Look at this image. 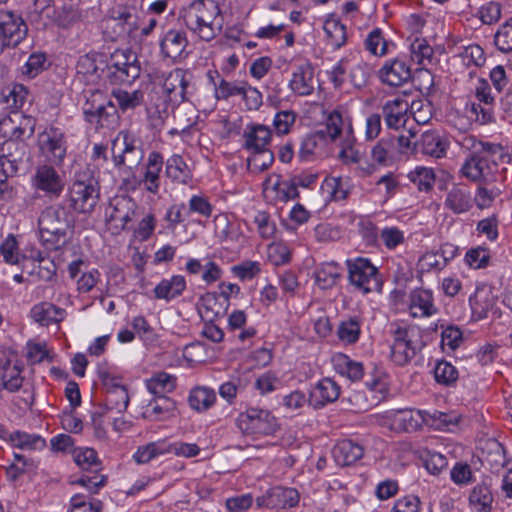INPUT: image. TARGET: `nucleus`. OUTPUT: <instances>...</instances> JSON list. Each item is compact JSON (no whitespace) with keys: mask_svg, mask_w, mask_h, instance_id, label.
Listing matches in <instances>:
<instances>
[{"mask_svg":"<svg viewBox=\"0 0 512 512\" xmlns=\"http://www.w3.org/2000/svg\"><path fill=\"white\" fill-rule=\"evenodd\" d=\"M472 314L477 319H484L494 307L495 299L491 291L485 288H477L469 298Z\"/></svg>","mask_w":512,"mask_h":512,"instance_id":"obj_35","label":"nucleus"},{"mask_svg":"<svg viewBox=\"0 0 512 512\" xmlns=\"http://www.w3.org/2000/svg\"><path fill=\"white\" fill-rule=\"evenodd\" d=\"M73 457L75 463L83 470H91L95 468V471H97L100 466L97 453L92 448L75 449Z\"/></svg>","mask_w":512,"mask_h":512,"instance_id":"obj_62","label":"nucleus"},{"mask_svg":"<svg viewBox=\"0 0 512 512\" xmlns=\"http://www.w3.org/2000/svg\"><path fill=\"white\" fill-rule=\"evenodd\" d=\"M164 164L161 153L152 151L147 159V164L141 181L135 177L124 179L123 185L131 190H135L139 184H143L147 192L156 195L160 189V173Z\"/></svg>","mask_w":512,"mask_h":512,"instance_id":"obj_14","label":"nucleus"},{"mask_svg":"<svg viewBox=\"0 0 512 512\" xmlns=\"http://www.w3.org/2000/svg\"><path fill=\"white\" fill-rule=\"evenodd\" d=\"M188 39L186 32L177 29L168 30L160 41L161 53L164 57L173 61L186 58Z\"/></svg>","mask_w":512,"mask_h":512,"instance_id":"obj_19","label":"nucleus"},{"mask_svg":"<svg viewBox=\"0 0 512 512\" xmlns=\"http://www.w3.org/2000/svg\"><path fill=\"white\" fill-rule=\"evenodd\" d=\"M147 390L154 396L167 397L177 386V378L166 372H158L145 381Z\"/></svg>","mask_w":512,"mask_h":512,"instance_id":"obj_34","label":"nucleus"},{"mask_svg":"<svg viewBox=\"0 0 512 512\" xmlns=\"http://www.w3.org/2000/svg\"><path fill=\"white\" fill-rule=\"evenodd\" d=\"M483 463H486L492 472H498L506 464L504 447L498 441L487 444V450H483Z\"/></svg>","mask_w":512,"mask_h":512,"instance_id":"obj_43","label":"nucleus"},{"mask_svg":"<svg viewBox=\"0 0 512 512\" xmlns=\"http://www.w3.org/2000/svg\"><path fill=\"white\" fill-rule=\"evenodd\" d=\"M333 457L341 466H349L357 462L364 455V448L350 439L339 441L333 448Z\"/></svg>","mask_w":512,"mask_h":512,"instance_id":"obj_25","label":"nucleus"},{"mask_svg":"<svg viewBox=\"0 0 512 512\" xmlns=\"http://www.w3.org/2000/svg\"><path fill=\"white\" fill-rule=\"evenodd\" d=\"M472 205L471 192L466 186L452 187L445 199V206L456 214L469 211Z\"/></svg>","mask_w":512,"mask_h":512,"instance_id":"obj_30","label":"nucleus"},{"mask_svg":"<svg viewBox=\"0 0 512 512\" xmlns=\"http://www.w3.org/2000/svg\"><path fill=\"white\" fill-rule=\"evenodd\" d=\"M299 499L300 496L296 489L277 486L257 497L256 504L259 508L279 510L295 507L299 503Z\"/></svg>","mask_w":512,"mask_h":512,"instance_id":"obj_16","label":"nucleus"},{"mask_svg":"<svg viewBox=\"0 0 512 512\" xmlns=\"http://www.w3.org/2000/svg\"><path fill=\"white\" fill-rule=\"evenodd\" d=\"M426 422L425 412L420 410H400L393 417V425L396 429L405 432H415Z\"/></svg>","mask_w":512,"mask_h":512,"instance_id":"obj_32","label":"nucleus"},{"mask_svg":"<svg viewBox=\"0 0 512 512\" xmlns=\"http://www.w3.org/2000/svg\"><path fill=\"white\" fill-rule=\"evenodd\" d=\"M220 8L214 0H194L181 10L185 26L204 41L214 39L222 28Z\"/></svg>","mask_w":512,"mask_h":512,"instance_id":"obj_2","label":"nucleus"},{"mask_svg":"<svg viewBox=\"0 0 512 512\" xmlns=\"http://www.w3.org/2000/svg\"><path fill=\"white\" fill-rule=\"evenodd\" d=\"M469 501L476 512H490L493 502L490 488L485 484L475 486L470 493Z\"/></svg>","mask_w":512,"mask_h":512,"instance_id":"obj_45","label":"nucleus"},{"mask_svg":"<svg viewBox=\"0 0 512 512\" xmlns=\"http://www.w3.org/2000/svg\"><path fill=\"white\" fill-rule=\"evenodd\" d=\"M425 415V424L437 430H450V427L456 426L459 421V417L454 413L434 411L432 414L425 412Z\"/></svg>","mask_w":512,"mask_h":512,"instance_id":"obj_57","label":"nucleus"},{"mask_svg":"<svg viewBox=\"0 0 512 512\" xmlns=\"http://www.w3.org/2000/svg\"><path fill=\"white\" fill-rule=\"evenodd\" d=\"M137 209L136 202L125 195H117L110 200L107 208V222L117 233L123 231L132 222Z\"/></svg>","mask_w":512,"mask_h":512,"instance_id":"obj_11","label":"nucleus"},{"mask_svg":"<svg viewBox=\"0 0 512 512\" xmlns=\"http://www.w3.org/2000/svg\"><path fill=\"white\" fill-rule=\"evenodd\" d=\"M434 51L425 38L416 37L410 44V58L412 62L425 66L431 62Z\"/></svg>","mask_w":512,"mask_h":512,"instance_id":"obj_49","label":"nucleus"},{"mask_svg":"<svg viewBox=\"0 0 512 512\" xmlns=\"http://www.w3.org/2000/svg\"><path fill=\"white\" fill-rule=\"evenodd\" d=\"M505 157L504 148L487 146V150L477 155H469L460 169V175L470 181L491 183L497 180L501 167L499 161Z\"/></svg>","mask_w":512,"mask_h":512,"instance_id":"obj_4","label":"nucleus"},{"mask_svg":"<svg viewBox=\"0 0 512 512\" xmlns=\"http://www.w3.org/2000/svg\"><path fill=\"white\" fill-rule=\"evenodd\" d=\"M347 267L350 283L363 294L381 290L378 269L366 258L348 260Z\"/></svg>","mask_w":512,"mask_h":512,"instance_id":"obj_7","label":"nucleus"},{"mask_svg":"<svg viewBox=\"0 0 512 512\" xmlns=\"http://www.w3.org/2000/svg\"><path fill=\"white\" fill-rule=\"evenodd\" d=\"M165 173L172 181L188 184L192 180V173L182 156L172 155L166 161Z\"/></svg>","mask_w":512,"mask_h":512,"instance_id":"obj_37","label":"nucleus"},{"mask_svg":"<svg viewBox=\"0 0 512 512\" xmlns=\"http://www.w3.org/2000/svg\"><path fill=\"white\" fill-rule=\"evenodd\" d=\"M459 377L457 369L448 361H438L434 368V378L438 384L452 386Z\"/></svg>","mask_w":512,"mask_h":512,"instance_id":"obj_55","label":"nucleus"},{"mask_svg":"<svg viewBox=\"0 0 512 512\" xmlns=\"http://www.w3.org/2000/svg\"><path fill=\"white\" fill-rule=\"evenodd\" d=\"M112 20L117 21L122 29L131 34L137 29L136 25V9L129 5H116L109 11Z\"/></svg>","mask_w":512,"mask_h":512,"instance_id":"obj_40","label":"nucleus"},{"mask_svg":"<svg viewBox=\"0 0 512 512\" xmlns=\"http://www.w3.org/2000/svg\"><path fill=\"white\" fill-rule=\"evenodd\" d=\"M215 401V391L205 386L192 388L188 396L189 406L197 412L209 410L215 404Z\"/></svg>","mask_w":512,"mask_h":512,"instance_id":"obj_38","label":"nucleus"},{"mask_svg":"<svg viewBox=\"0 0 512 512\" xmlns=\"http://www.w3.org/2000/svg\"><path fill=\"white\" fill-rule=\"evenodd\" d=\"M10 441L13 446L24 450H35L45 447V440L41 436L21 431H15L10 434Z\"/></svg>","mask_w":512,"mask_h":512,"instance_id":"obj_54","label":"nucleus"},{"mask_svg":"<svg viewBox=\"0 0 512 512\" xmlns=\"http://www.w3.org/2000/svg\"><path fill=\"white\" fill-rule=\"evenodd\" d=\"M108 69L115 82L127 84L136 80L141 73L138 57L130 50H116L111 55Z\"/></svg>","mask_w":512,"mask_h":512,"instance_id":"obj_9","label":"nucleus"},{"mask_svg":"<svg viewBox=\"0 0 512 512\" xmlns=\"http://www.w3.org/2000/svg\"><path fill=\"white\" fill-rule=\"evenodd\" d=\"M190 78L191 74L182 68H175L163 76L160 88L155 91L157 97L151 99L152 103L148 108L153 126L158 127L164 123L170 105H179L187 99Z\"/></svg>","mask_w":512,"mask_h":512,"instance_id":"obj_1","label":"nucleus"},{"mask_svg":"<svg viewBox=\"0 0 512 512\" xmlns=\"http://www.w3.org/2000/svg\"><path fill=\"white\" fill-rule=\"evenodd\" d=\"M335 370L347 379L355 382L363 378L364 367L361 362L354 361L345 354H336L333 357Z\"/></svg>","mask_w":512,"mask_h":512,"instance_id":"obj_33","label":"nucleus"},{"mask_svg":"<svg viewBox=\"0 0 512 512\" xmlns=\"http://www.w3.org/2000/svg\"><path fill=\"white\" fill-rule=\"evenodd\" d=\"M408 179L415 184L420 191H430L435 183V173L432 168L417 166L408 174Z\"/></svg>","mask_w":512,"mask_h":512,"instance_id":"obj_52","label":"nucleus"},{"mask_svg":"<svg viewBox=\"0 0 512 512\" xmlns=\"http://www.w3.org/2000/svg\"><path fill=\"white\" fill-rule=\"evenodd\" d=\"M339 277V269L332 263L321 266L315 273V281L321 289L331 288L336 284Z\"/></svg>","mask_w":512,"mask_h":512,"instance_id":"obj_59","label":"nucleus"},{"mask_svg":"<svg viewBox=\"0 0 512 512\" xmlns=\"http://www.w3.org/2000/svg\"><path fill=\"white\" fill-rule=\"evenodd\" d=\"M408 308L412 317H431L438 312L432 291L424 288L411 291Z\"/></svg>","mask_w":512,"mask_h":512,"instance_id":"obj_22","label":"nucleus"},{"mask_svg":"<svg viewBox=\"0 0 512 512\" xmlns=\"http://www.w3.org/2000/svg\"><path fill=\"white\" fill-rule=\"evenodd\" d=\"M129 400L127 387H117L116 390H111L106 394L105 403L109 410L122 413L127 409Z\"/></svg>","mask_w":512,"mask_h":512,"instance_id":"obj_58","label":"nucleus"},{"mask_svg":"<svg viewBox=\"0 0 512 512\" xmlns=\"http://www.w3.org/2000/svg\"><path fill=\"white\" fill-rule=\"evenodd\" d=\"M165 454H168L167 443L165 441H157L139 446L133 458L138 464H146L152 459Z\"/></svg>","mask_w":512,"mask_h":512,"instance_id":"obj_46","label":"nucleus"},{"mask_svg":"<svg viewBox=\"0 0 512 512\" xmlns=\"http://www.w3.org/2000/svg\"><path fill=\"white\" fill-rule=\"evenodd\" d=\"M246 81H227L219 77L213 81L215 98L217 100H228L230 97L241 96Z\"/></svg>","mask_w":512,"mask_h":512,"instance_id":"obj_48","label":"nucleus"},{"mask_svg":"<svg viewBox=\"0 0 512 512\" xmlns=\"http://www.w3.org/2000/svg\"><path fill=\"white\" fill-rule=\"evenodd\" d=\"M238 428L246 435H271L277 430V420L268 410L249 408L239 414L236 420Z\"/></svg>","mask_w":512,"mask_h":512,"instance_id":"obj_8","label":"nucleus"},{"mask_svg":"<svg viewBox=\"0 0 512 512\" xmlns=\"http://www.w3.org/2000/svg\"><path fill=\"white\" fill-rule=\"evenodd\" d=\"M344 124V110L342 107H337L328 112L325 117V130L322 131V137L327 135L332 142L336 141L343 132Z\"/></svg>","mask_w":512,"mask_h":512,"instance_id":"obj_42","label":"nucleus"},{"mask_svg":"<svg viewBox=\"0 0 512 512\" xmlns=\"http://www.w3.org/2000/svg\"><path fill=\"white\" fill-rule=\"evenodd\" d=\"M70 211L62 204L46 207L38 218L40 240L48 249L57 250L67 242L72 228Z\"/></svg>","mask_w":512,"mask_h":512,"instance_id":"obj_3","label":"nucleus"},{"mask_svg":"<svg viewBox=\"0 0 512 512\" xmlns=\"http://www.w3.org/2000/svg\"><path fill=\"white\" fill-rule=\"evenodd\" d=\"M99 198V186L94 179L75 180L68 188L65 201L68 210L80 214H90L94 211Z\"/></svg>","mask_w":512,"mask_h":512,"instance_id":"obj_6","label":"nucleus"},{"mask_svg":"<svg viewBox=\"0 0 512 512\" xmlns=\"http://www.w3.org/2000/svg\"><path fill=\"white\" fill-rule=\"evenodd\" d=\"M340 396V386L331 378H323L311 392L310 401L315 408L336 401Z\"/></svg>","mask_w":512,"mask_h":512,"instance_id":"obj_24","label":"nucleus"},{"mask_svg":"<svg viewBox=\"0 0 512 512\" xmlns=\"http://www.w3.org/2000/svg\"><path fill=\"white\" fill-rule=\"evenodd\" d=\"M227 306L215 292L204 294L198 303V311L202 319L212 322L215 318L221 317Z\"/></svg>","mask_w":512,"mask_h":512,"instance_id":"obj_31","label":"nucleus"},{"mask_svg":"<svg viewBox=\"0 0 512 512\" xmlns=\"http://www.w3.org/2000/svg\"><path fill=\"white\" fill-rule=\"evenodd\" d=\"M102 503L98 500L88 501L83 494H76L71 498V509L69 512H100Z\"/></svg>","mask_w":512,"mask_h":512,"instance_id":"obj_64","label":"nucleus"},{"mask_svg":"<svg viewBox=\"0 0 512 512\" xmlns=\"http://www.w3.org/2000/svg\"><path fill=\"white\" fill-rule=\"evenodd\" d=\"M176 402L169 397L155 396L147 404L144 416L151 420H166L174 416Z\"/></svg>","mask_w":512,"mask_h":512,"instance_id":"obj_29","label":"nucleus"},{"mask_svg":"<svg viewBox=\"0 0 512 512\" xmlns=\"http://www.w3.org/2000/svg\"><path fill=\"white\" fill-rule=\"evenodd\" d=\"M40 153L50 164L61 165L67 153V141L64 131L50 126L38 135Z\"/></svg>","mask_w":512,"mask_h":512,"instance_id":"obj_10","label":"nucleus"},{"mask_svg":"<svg viewBox=\"0 0 512 512\" xmlns=\"http://www.w3.org/2000/svg\"><path fill=\"white\" fill-rule=\"evenodd\" d=\"M27 155V144L24 141L9 139L1 147L0 165L6 175L17 173L19 164H21Z\"/></svg>","mask_w":512,"mask_h":512,"instance_id":"obj_17","label":"nucleus"},{"mask_svg":"<svg viewBox=\"0 0 512 512\" xmlns=\"http://www.w3.org/2000/svg\"><path fill=\"white\" fill-rule=\"evenodd\" d=\"M1 383L2 387L9 392L18 391L23 384L21 369L17 365H5L1 374Z\"/></svg>","mask_w":512,"mask_h":512,"instance_id":"obj_56","label":"nucleus"},{"mask_svg":"<svg viewBox=\"0 0 512 512\" xmlns=\"http://www.w3.org/2000/svg\"><path fill=\"white\" fill-rule=\"evenodd\" d=\"M364 46L367 51L375 56H384L388 53V43L379 28L373 29L368 34L364 40Z\"/></svg>","mask_w":512,"mask_h":512,"instance_id":"obj_61","label":"nucleus"},{"mask_svg":"<svg viewBox=\"0 0 512 512\" xmlns=\"http://www.w3.org/2000/svg\"><path fill=\"white\" fill-rule=\"evenodd\" d=\"M254 224L256 225L259 236L263 239H271L276 233V224L272 220L270 214L266 211H258L254 216Z\"/></svg>","mask_w":512,"mask_h":512,"instance_id":"obj_63","label":"nucleus"},{"mask_svg":"<svg viewBox=\"0 0 512 512\" xmlns=\"http://www.w3.org/2000/svg\"><path fill=\"white\" fill-rule=\"evenodd\" d=\"M65 310L49 302L34 305L30 311L31 318L41 326L61 322L65 317Z\"/></svg>","mask_w":512,"mask_h":512,"instance_id":"obj_26","label":"nucleus"},{"mask_svg":"<svg viewBox=\"0 0 512 512\" xmlns=\"http://www.w3.org/2000/svg\"><path fill=\"white\" fill-rule=\"evenodd\" d=\"M0 254L3 256L4 261L10 265H19L26 259L21 254L17 239L13 234H9L0 244Z\"/></svg>","mask_w":512,"mask_h":512,"instance_id":"obj_51","label":"nucleus"},{"mask_svg":"<svg viewBox=\"0 0 512 512\" xmlns=\"http://www.w3.org/2000/svg\"><path fill=\"white\" fill-rule=\"evenodd\" d=\"M112 96L123 112L135 109L143 102V93L140 90L129 92L123 89H114Z\"/></svg>","mask_w":512,"mask_h":512,"instance_id":"obj_50","label":"nucleus"},{"mask_svg":"<svg viewBox=\"0 0 512 512\" xmlns=\"http://www.w3.org/2000/svg\"><path fill=\"white\" fill-rule=\"evenodd\" d=\"M117 119L116 105L111 101H101L97 109L86 112V121L93 124L96 129L109 127Z\"/></svg>","mask_w":512,"mask_h":512,"instance_id":"obj_28","label":"nucleus"},{"mask_svg":"<svg viewBox=\"0 0 512 512\" xmlns=\"http://www.w3.org/2000/svg\"><path fill=\"white\" fill-rule=\"evenodd\" d=\"M214 232L222 242H237L242 236L237 224L232 223L226 214L214 217Z\"/></svg>","mask_w":512,"mask_h":512,"instance_id":"obj_39","label":"nucleus"},{"mask_svg":"<svg viewBox=\"0 0 512 512\" xmlns=\"http://www.w3.org/2000/svg\"><path fill=\"white\" fill-rule=\"evenodd\" d=\"M323 29L326 34L328 44L332 47L337 49L346 43V27L338 18L334 16L327 18L324 22Z\"/></svg>","mask_w":512,"mask_h":512,"instance_id":"obj_41","label":"nucleus"},{"mask_svg":"<svg viewBox=\"0 0 512 512\" xmlns=\"http://www.w3.org/2000/svg\"><path fill=\"white\" fill-rule=\"evenodd\" d=\"M408 109L409 102L403 96H398L393 100L387 101L382 107L387 127L399 129L403 126Z\"/></svg>","mask_w":512,"mask_h":512,"instance_id":"obj_23","label":"nucleus"},{"mask_svg":"<svg viewBox=\"0 0 512 512\" xmlns=\"http://www.w3.org/2000/svg\"><path fill=\"white\" fill-rule=\"evenodd\" d=\"M186 289V280L181 275L162 279L154 288V297L167 302L182 295Z\"/></svg>","mask_w":512,"mask_h":512,"instance_id":"obj_27","label":"nucleus"},{"mask_svg":"<svg viewBox=\"0 0 512 512\" xmlns=\"http://www.w3.org/2000/svg\"><path fill=\"white\" fill-rule=\"evenodd\" d=\"M24 20L10 11L0 10V53L4 47L18 45L27 34Z\"/></svg>","mask_w":512,"mask_h":512,"instance_id":"obj_12","label":"nucleus"},{"mask_svg":"<svg viewBox=\"0 0 512 512\" xmlns=\"http://www.w3.org/2000/svg\"><path fill=\"white\" fill-rule=\"evenodd\" d=\"M377 76L384 85L401 87L412 79V69L404 58L395 57L385 61Z\"/></svg>","mask_w":512,"mask_h":512,"instance_id":"obj_15","label":"nucleus"},{"mask_svg":"<svg viewBox=\"0 0 512 512\" xmlns=\"http://www.w3.org/2000/svg\"><path fill=\"white\" fill-rule=\"evenodd\" d=\"M31 182L36 190L50 199L59 198L65 187L64 180L51 164L37 166Z\"/></svg>","mask_w":512,"mask_h":512,"instance_id":"obj_13","label":"nucleus"},{"mask_svg":"<svg viewBox=\"0 0 512 512\" xmlns=\"http://www.w3.org/2000/svg\"><path fill=\"white\" fill-rule=\"evenodd\" d=\"M136 136L128 131H120L112 142L113 162L117 168L127 165L126 154H141V149L137 145Z\"/></svg>","mask_w":512,"mask_h":512,"instance_id":"obj_20","label":"nucleus"},{"mask_svg":"<svg viewBox=\"0 0 512 512\" xmlns=\"http://www.w3.org/2000/svg\"><path fill=\"white\" fill-rule=\"evenodd\" d=\"M242 147L248 152L259 151L270 147L271 129L263 124H249L242 134Z\"/></svg>","mask_w":512,"mask_h":512,"instance_id":"obj_21","label":"nucleus"},{"mask_svg":"<svg viewBox=\"0 0 512 512\" xmlns=\"http://www.w3.org/2000/svg\"><path fill=\"white\" fill-rule=\"evenodd\" d=\"M361 334V321L357 317H350L340 322L337 335L344 344H354Z\"/></svg>","mask_w":512,"mask_h":512,"instance_id":"obj_47","label":"nucleus"},{"mask_svg":"<svg viewBox=\"0 0 512 512\" xmlns=\"http://www.w3.org/2000/svg\"><path fill=\"white\" fill-rule=\"evenodd\" d=\"M422 331L415 325H397L393 330L391 359L399 366L408 364L424 347Z\"/></svg>","mask_w":512,"mask_h":512,"instance_id":"obj_5","label":"nucleus"},{"mask_svg":"<svg viewBox=\"0 0 512 512\" xmlns=\"http://www.w3.org/2000/svg\"><path fill=\"white\" fill-rule=\"evenodd\" d=\"M494 44L503 53L512 52V17L499 26L494 35Z\"/></svg>","mask_w":512,"mask_h":512,"instance_id":"obj_60","label":"nucleus"},{"mask_svg":"<svg viewBox=\"0 0 512 512\" xmlns=\"http://www.w3.org/2000/svg\"><path fill=\"white\" fill-rule=\"evenodd\" d=\"M371 159L380 166H388L395 159V137L381 138L371 149Z\"/></svg>","mask_w":512,"mask_h":512,"instance_id":"obj_36","label":"nucleus"},{"mask_svg":"<svg viewBox=\"0 0 512 512\" xmlns=\"http://www.w3.org/2000/svg\"><path fill=\"white\" fill-rule=\"evenodd\" d=\"M249 153L250 156L247 159V168L252 173H261L274 163V152L270 147Z\"/></svg>","mask_w":512,"mask_h":512,"instance_id":"obj_44","label":"nucleus"},{"mask_svg":"<svg viewBox=\"0 0 512 512\" xmlns=\"http://www.w3.org/2000/svg\"><path fill=\"white\" fill-rule=\"evenodd\" d=\"M84 20L83 12L75 6L63 5L58 11L55 18L57 25L61 28L68 29Z\"/></svg>","mask_w":512,"mask_h":512,"instance_id":"obj_53","label":"nucleus"},{"mask_svg":"<svg viewBox=\"0 0 512 512\" xmlns=\"http://www.w3.org/2000/svg\"><path fill=\"white\" fill-rule=\"evenodd\" d=\"M314 68L309 61L295 66L289 81V88L297 96H309L315 90Z\"/></svg>","mask_w":512,"mask_h":512,"instance_id":"obj_18","label":"nucleus"}]
</instances>
